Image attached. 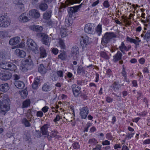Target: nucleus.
<instances>
[{
  "mask_svg": "<svg viewBox=\"0 0 150 150\" xmlns=\"http://www.w3.org/2000/svg\"><path fill=\"white\" fill-rule=\"evenodd\" d=\"M9 100L8 96L4 97L2 100L0 101V114L5 115L7 112L10 110Z\"/></svg>",
  "mask_w": 150,
  "mask_h": 150,
  "instance_id": "nucleus-1",
  "label": "nucleus"
},
{
  "mask_svg": "<svg viewBox=\"0 0 150 150\" xmlns=\"http://www.w3.org/2000/svg\"><path fill=\"white\" fill-rule=\"evenodd\" d=\"M82 3L79 6L70 7L68 9L69 17L65 19V24L67 26H69L71 25L72 21L71 20V18L73 16V13L77 12L79 8L81 7Z\"/></svg>",
  "mask_w": 150,
  "mask_h": 150,
  "instance_id": "nucleus-2",
  "label": "nucleus"
},
{
  "mask_svg": "<svg viewBox=\"0 0 150 150\" xmlns=\"http://www.w3.org/2000/svg\"><path fill=\"white\" fill-rule=\"evenodd\" d=\"M116 35L113 33L107 32L105 33L101 41L102 45H105L107 44L113 38H115Z\"/></svg>",
  "mask_w": 150,
  "mask_h": 150,
  "instance_id": "nucleus-3",
  "label": "nucleus"
},
{
  "mask_svg": "<svg viewBox=\"0 0 150 150\" xmlns=\"http://www.w3.org/2000/svg\"><path fill=\"white\" fill-rule=\"evenodd\" d=\"M26 44L29 49L31 50L35 53L37 54L39 53V51L38 50L37 45L32 39H28Z\"/></svg>",
  "mask_w": 150,
  "mask_h": 150,
  "instance_id": "nucleus-4",
  "label": "nucleus"
},
{
  "mask_svg": "<svg viewBox=\"0 0 150 150\" xmlns=\"http://www.w3.org/2000/svg\"><path fill=\"white\" fill-rule=\"evenodd\" d=\"M10 21L6 15H0V26L6 28L10 25Z\"/></svg>",
  "mask_w": 150,
  "mask_h": 150,
  "instance_id": "nucleus-5",
  "label": "nucleus"
},
{
  "mask_svg": "<svg viewBox=\"0 0 150 150\" xmlns=\"http://www.w3.org/2000/svg\"><path fill=\"white\" fill-rule=\"evenodd\" d=\"M71 54L73 57L74 60H78L79 58V53L78 47L76 46H74L71 48Z\"/></svg>",
  "mask_w": 150,
  "mask_h": 150,
  "instance_id": "nucleus-6",
  "label": "nucleus"
},
{
  "mask_svg": "<svg viewBox=\"0 0 150 150\" xmlns=\"http://www.w3.org/2000/svg\"><path fill=\"white\" fill-rule=\"evenodd\" d=\"M40 35L41 37L42 38V40L43 43L49 46L50 44V41L48 35L44 33H41Z\"/></svg>",
  "mask_w": 150,
  "mask_h": 150,
  "instance_id": "nucleus-7",
  "label": "nucleus"
},
{
  "mask_svg": "<svg viewBox=\"0 0 150 150\" xmlns=\"http://www.w3.org/2000/svg\"><path fill=\"white\" fill-rule=\"evenodd\" d=\"M71 87L74 96L76 97H78L80 93L81 87L79 86L76 87V85L74 84L72 85Z\"/></svg>",
  "mask_w": 150,
  "mask_h": 150,
  "instance_id": "nucleus-8",
  "label": "nucleus"
},
{
  "mask_svg": "<svg viewBox=\"0 0 150 150\" xmlns=\"http://www.w3.org/2000/svg\"><path fill=\"white\" fill-rule=\"evenodd\" d=\"M30 58V56H29L28 59L25 60V62L27 63L24 65V67L26 69H30L33 67V62Z\"/></svg>",
  "mask_w": 150,
  "mask_h": 150,
  "instance_id": "nucleus-9",
  "label": "nucleus"
},
{
  "mask_svg": "<svg viewBox=\"0 0 150 150\" xmlns=\"http://www.w3.org/2000/svg\"><path fill=\"white\" fill-rule=\"evenodd\" d=\"M81 44L82 47H85L89 44L90 42H89V38L86 35H84L81 37Z\"/></svg>",
  "mask_w": 150,
  "mask_h": 150,
  "instance_id": "nucleus-10",
  "label": "nucleus"
},
{
  "mask_svg": "<svg viewBox=\"0 0 150 150\" xmlns=\"http://www.w3.org/2000/svg\"><path fill=\"white\" fill-rule=\"evenodd\" d=\"M80 115L82 119H85L86 118L87 115L88 113V108L83 107L80 110Z\"/></svg>",
  "mask_w": 150,
  "mask_h": 150,
  "instance_id": "nucleus-11",
  "label": "nucleus"
},
{
  "mask_svg": "<svg viewBox=\"0 0 150 150\" xmlns=\"http://www.w3.org/2000/svg\"><path fill=\"white\" fill-rule=\"evenodd\" d=\"M20 41V38L16 37L11 38L9 41V43L11 45H15L19 43Z\"/></svg>",
  "mask_w": 150,
  "mask_h": 150,
  "instance_id": "nucleus-12",
  "label": "nucleus"
},
{
  "mask_svg": "<svg viewBox=\"0 0 150 150\" xmlns=\"http://www.w3.org/2000/svg\"><path fill=\"white\" fill-rule=\"evenodd\" d=\"M29 15L32 18H38L40 16V13L38 11L35 9L29 11Z\"/></svg>",
  "mask_w": 150,
  "mask_h": 150,
  "instance_id": "nucleus-13",
  "label": "nucleus"
},
{
  "mask_svg": "<svg viewBox=\"0 0 150 150\" xmlns=\"http://www.w3.org/2000/svg\"><path fill=\"white\" fill-rule=\"evenodd\" d=\"M84 30L86 33L91 34L93 31V28L90 24H87L84 28Z\"/></svg>",
  "mask_w": 150,
  "mask_h": 150,
  "instance_id": "nucleus-14",
  "label": "nucleus"
},
{
  "mask_svg": "<svg viewBox=\"0 0 150 150\" xmlns=\"http://www.w3.org/2000/svg\"><path fill=\"white\" fill-rule=\"evenodd\" d=\"M122 53L120 51H118L116 54L113 56V61L115 62H117L118 61L122 59Z\"/></svg>",
  "mask_w": 150,
  "mask_h": 150,
  "instance_id": "nucleus-15",
  "label": "nucleus"
},
{
  "mask_svg": "<svg viewBox=\"0 0 150 150\" xmlns=\"http://www.w3.org/2000/svg\"><path fill=\"white\" fill-rule=\"evenodd\" d=\"M51 88V85L48 83H45L42 86V90L45 92H48L50 91Z\"/></svg>",
  "mask_w": 150,
  "mask_h": 150,
  "instance_id": "nucleus-16",
  "label": "nucleus"
},
{
  "mask_svg": "<svg viewBox=\"0 0 150 150\" xmlns=\"http://www.w3.org/2000/svg\"><path fill=\"white\" fill-rule=\"evenodd\" d=\"M31 29L33 31L40 32L43 30V28L41 26L34 25L31 27Z\"/></svg>",
  "mask_w": 150,
  "mask_h": 150,
  "instance_id": "nucleus-17",
  "label": "nucleus"
},
{
  "mask_svg": "<svg viewBox=\"0 0 150 150\" xmlns=\"http://www.w3.org/2000/svg\"><path fill=\"white\" fill-rule=\"evenodd\" d=\"M121 85L123 86V84L120 85L117 82H114L111 86L110 87L112 88V90L113 89L114 91H116L117 90L119 89Z\"/></svg>",
  "mask_w": 150,
  "mask_h": 150,
  "instance_id": "nucleus-18",
  "label": "nucleus"
},
{
  "mask_svg": "<svg viewBox=\"0 0 150 150\" xmlns=\"http://www.w3.org/2000/svg\"><path fill=\"white\" fill-rule=\"evenodd\" d=\"M48 127V125L47 124L44 125L41 127V133L42 134L47 135L49 134V133L47 131Z\"/></svg>",
  "mask_w": 150,
  "mask_h": 150,
  "instance_id": "nucleus-19",
  "label": "nucleus"
},
{
  "mask_svg": "<svg viewBox=\"0 0 150 150\" xmlns=\"http://www.w3.org/2000/svg\"><path fill=\"white\" fill-rule=\"evenodd\" d=\"M9 89V87L7 83L3 84L0 86V90L3 92H6Z\"/></svg>",
  "mask_w": 150,
  "mask_h": 150,
  "instance_id": "nucleus-20",
  "label": "nucleus"
},
{
  "mask_svg": "<svg viewBox=\"0 0 150 150\" xmlns=\"http://www.w3.org/2000/svg\"><path fill=\"white\" fill-rule=\"evenodd\" d=\"M40 77H37L35 79L34 81L32 84V87L34 89H36L38 88V84L40 83Z\"/></svg>",
  "mask_w": 150,
  "mask_h": 150,
  "instance_id": "nucleus-21",
  "label": "nucleus"
},
{
  "mask_svg": "<svg viewBox=\"0 0 150 150\" xmlns=\"http://www.w3.org/2000/svg\"><path fill=\"white\" fill-rule=\"evenodd\" d=\"M28 18L25 16V14L23 13L19 17L18 20L21 22H25L28 21Z\"/></svg>",
  "mask_w": 150,
  "mask_h": 150,
  "instance_id": "nucleus-22",
  "label": "nucleus"
},
{
  "mask_svg": "<svg viewBox=\"0 0 150 150\" xmlns=\"http://www.w3.org/2000/svg\"><path fill=\"white\" fill-rule=\"evenodd\" d=\"M15 86L19 89L23 88L25 86L24 83L23 82L19 81H16L15 82Z\"/></svg>",
  "mask_w": 150,
  "mask_h": 150,
  "instance_id": "nucleus-23",
  "label": "nucleus"
},
{
  "mask_svg": "<svg viewBox=\"0 0 150 150\" xmlns=\"http://www.w3.org/2000/svg\"><path fill=\"white\" fill-rule=\"evenodd\" d=\"M40 50V56L42 58H44L47 56V53L45 49L42 47H41L39 48Z\"/></svg>",
  "mask_w": 150,
  "mask_h": 150,
  "instance_id": "nucleus-24",
  "label": "nucleus"
},
{
  "mask_svg": "<svg viewBox=\"0 0 150 150\" xmlns=\"http://www.w3.org/2000/svg\"><path fill=\"white\" fill-rule=\"evenodd\" d=\"M38 71L42 74H45L46 72V69L44 66L43 64H41L38 67Z\"/></svg>",
  "mask_w": 150,
  "mask_h": 150,
  "instance_id": "nucleus-25",
  "label": "nucleus"
},
{
  "mask_svg": "<svg viewBox=\"0 0 150 150\" xmlns=\"http://www.w3.org/2000/svg\"><path fill=\"white\" fill-rule=\"evenodd\" d=\"M8 68L7 70L14 71H15V70L17 69L16 66L15 64L11 63H9Z\"/></svg>",
  "mask_w": 150,
  "mask_h": 150,
  "instance_id": "nucleus-26",
  "label": "nucleus"
},
{
  "mask_svg": "<svg viewBox=\"0 0 150 150\" xmlns=\"http://www.w3.org/2000/svg\"><path fill=\"white\" fill-rule=\"evenodd\" d=\"M16 52L21 57L23 58L26 56V54L25 52L23 50L17 49L16 50Z\"/></svg>",
  "mask_w": 150,
  "mask_h": 150,
  "instance_id": "nucleus-27",
  "label": "nucleus"
},
{
  "mask_svg": "<svg viewBox=\"0 0 150 150\" xmlns=\"http://www.w3.org/2000/svg\"><path fill=\"white\" fill-rule=\"evenodd\" d=\"M9 63L6 62H2L0 63V67L2 69L7 70Z\"/></svg>",
  "mask_w": 150,
  "mask_h": 150,
  "instance_id": "nucleus-28",
  "label": "nucleus"
},
{
  "mask_svg": "<svg viewBox=\"0 0 150 150\" xmlns=\"http://www.w3.org/2000/svg\"><path fill=\"white\" fill-rule=\"evenodd\" d=\"M11 77V74H5L1 77V79L3 80L6 81L9 79Z\"/></svg>",
  "mask_w": 150,
  "mask_h": 150,
  "instance_id": "nucleus-29",
  "label": "nucleus"
},
{
  "mask_svg": "<svg viewBox=\"0 0 150 150\" xmlns=\"http://www.w3.org/2000/svg\"><path fill=\"white\" fill-rule=\"evenodd\" d=\"M60 33L62 37L64 38L67 35V30L66 29L61 28L60 29Z\"/></svg>",
  "mask_w": 150,
  "mask_h": 150,
  "instance_id": "nucleus-30",
  "label": "nucleus"
},
{
  "mask_svg": "<svg viewBox=\"0 0 150 150\" xmlns=\"http://www.w3.org/2000/svg\"><path fill=\"white\" fill-rule=\"evenodd\" d=\"M7 57V52H0V60H4L6 59Z\"/></svg>",
  "mask_w": 150,
  "mask_h": 150,
  "instance_id": "nucleus-31",
  "label": "nucleus"
},
{
  "mask_svg": "<svg viewBox=\"0 0 150 150\" xmlns=\"http://www.w3.org/2000/svg\"><path fill=\"white\" fill-rule=\"evenodd\" d=\"M52 11L50 10L48 11H46L43 14V17L45 19H49L51 16Z\"/></svg>",
  "mask_w": 150,
  "mask_h": 150,
  "instance_id": "nucleus-32",
  "label": "nucleus"
},
{
  "mask_svg": "<svg viewBox=\"0 0 150 150\" xmlns=\"http://www.w3.org/2000/svg\"><path fill=\"white\" fill-rule=\"evenodd\" d=\"M39 8L41 10L45 11L47 8L48 6L46 3H42L40 5Z\"/></svg>",
  "mask_w": 150,
  "mask_h": 150,
  "instance_id": "nucleus-33",
  "label": "nucleus"
},
{
  "mask_svg": "<svg viewBox=\"0 0 150 150\" xmlns=\"http://www.w3.org/2000/svg\"><path fill=\"white\" fill-rule=\"evenodd\" d=\"M59 58L62 60H64L66 59L67 55L65 52H63L58 55Z\"/></svg>",
  "mask_w": 150,
  "mask_h": 150,
  "instance_id": "nucleus-34",
  "label": "nucleus"
},
{
  "mask_svg": "<svg viewBox=\"0 0 150 150\" xmlns=\"http://www.w3.org/2000/svg\"><path fill=\"white\" fill-rule=\"evenodd\" d=\"M77 72L78 73L80 74L81 73L85 74V70L81 65H80L78 67Z\"/></svg>",
  "mask_w": 150,
  "mask_h": 150,
  "instance_id": "nucleus-35",
  "label": "nucleus"
},
{
  "mask_svg": "<svg viewBox=\"0 0 150 150\" xmlns=\"http://www.w3.org/2000/svg\"><path fill=\"white\" fill-rule=\"evenodd\" d=\"M8 35V32L5 30L0 31V38H3Z\"/></svg>",
  "mask_w": 150,
  "mask_h": 150,
  "instance_id": "nucleus-36",
  "label": "nucleus"
},
{
  "mask_svg": "<svg viewBox=\"0 0 150 150\" xmlns=\"http://www.w3.org/2000/svg\"><path fill=\"white\" fill-rule=\"evenodd\" d=\"M30 104V101L29 100H26L23 103L22 107L25 108L28 107Z\"/></svg>",
  "mask_w": 150,
  "mask_h": 150,
  "instance_id": "nucleus-37",
  "label": "nucleus"
},
{
  "mask_svg": "<svg viewBox=\"0 0 150 150\" xmlns=\"http://www.w3.org/2000/svg\"><path fill=\"white\" fill-rule=\"evenodd\" d=\"M82 0H67V1L69 4H73L76 3H80Z\"/></svg>",
  "mask_w": 150,
  "mask_h": 150,
  "instance_id": "nucleus-38",
  "label": "nucleus"
},
{
  "mask_svg": "<svg viewBox=\"0 0 150 150\" xmlns=\"http://www.w3.org/2000/svg\"><path fill=\"white\" fill-rule=\"evenodd\" d=\"M22 122L26 127H29L30 126V124L28 120L25 118L22 120Z\"/></svg>",
  "mask_w": 150,
  "mask_h": 150,
  "instance_id": "nucleus-39",
  "label": "nucleus"
},
{
  "mask_svg": "<svg viewBox=\"0 0 150 150\" xmlns=\"http://www.w3.org/2000/svg\"><path fill=\"white\" fill-rule=\"evenodd\" d=\"M100 56L101 57L105 59H108L109 57L108 55L106 54V53L104 52H100Z\"/></svg>",
  "mask_w": 150,
  "mask_h": 150,
  "instance_id": "nucleus-40",
  "label": "nucleus"
},
{
  "mask_svg": "<svg viewBox=\"0 0 150 150\" xmlns=\"http://www.w3.org/2000/svg\"><path fill=\"white\" fill-rule=\"evenodd\" d=\"M96 32L98 35H100L102 32L101 25L99 24L97 26L96 29Z\"/></svg>",
  "mask_w": 150,
  "mask_h": 150,
  "instance_id": "nucleus-41",
  "label": "nucleus"
},
{
  "mask_svg": "<svg viewBox=\"0 0 150 150\" xmlns=\"http://www.w3.org/2000/svg\"><path fill=\"white\" fill-rule=\"evenodd\" d=\"M144 39L146 40H148L150 39V30H148L144 37Z\"/></svg>",
  "mask_w": 150,
  "mask_h": 150,
  "instance_id": "nucleus-42",
  "label": "nucleus"
},
{
  "mask_svg": "<svg viewBox=\"0 0 150 150\" xmlns=\"http://www.w3.org/2000/svg\"><path fill=\"white\" fill-rule=\"evenodd\" d=\"M126 48V47L125 46L124 42H122L121 45L119 47V49L122 52H123V50H125Z\"/></svg>",
  "mask_w": 150,
  "mask_h": 150,
  "instance_id": "nucleus-43",
  "label": "nucleus"
},
{
  "mask_svg": "<svg viewBox=\"0 0 150 150\" xmlns=\"http://www.w3.org/2000/svg\"><path fill=\"white\" fill-rule=\"evenodd\" d=\"M23 1L22 0H18L17 3L16 4L18 5H20V8L22 9L24 8V5L23 4Z\"/></svg>",
  "mask_w": 150,
  "mask_h": 150,
  "instance_id": "nucleus-44",
  "label": "nucleus"
},
{
  "mask_svg": "<svg viewBox=\"0 0 150 150\" xmlns=\"http://www.w3.org/2000/svg\"><path fill=\"white\" fill-rule=\"evenodd\" d=\"M20 93L21 96L24 98L26 97L28 94L27 91L25 90H22Z\"/></svg>",
  "mask_w": 150,
  "mask_h": 150,
  "instance_id": "nucleus-45",
  "label": "nucleus"
},
{
  "mask_svg": "<svg viewBox=\"0 0 150 150\" xmlns=\"http://www.w3.org/2000/svg\"><path fill=\"white\" fill-rule=\"evenodd\" d=\"M59 43L61 48L63 49H64L65 45L63 41L62 40H60Z\"/></svg>",
  "mask_w": 150,
  "mask_h": 150,
  "instance_id": "nucleus-46",
  "label": "nucleus"
},
{
  "mask_svg": "<svg viewBox=\"0 0 150 150\" xmlns=\"http://www.w3.org/2000/svg\"><path fill=\"white\" fill-rule=\"evenodd\" d=\"M127 41H129L130 42H132L134 43H135L137 42V40H135L131 38L128 36L127 37Z\"/></svg>",
  "mask_w": 150,
  "mask_h": 150,
  "instance_id": "nucleus-47",
  "label": "nucleus"
},
{
  "mask_svg": "<svg viewBox=\"0 0 150 150\" xmlns=\"http://www.w3.org/2000/svg\"><path fill=\"white\" fill-rule=\"evenodd\" d=\"M72 146L75 149H78L80 148V145L78 142H74Z\"/></svg>",
  "mask_w": 150,
  "mask_h": 150,
  "instance_id": "nucleus-48",
  "label": "nucleus"
},
{
  "mask_svg": "<svg viewBox=\"0 0 150 150\" xmlns=\"http://www.w3.org/2000/svg\"><path fill=\"white\" fill-rule=\"evenodd\" d=\"M63 72L61 70L58 71H57V74L58 76L62 78L63 77Z\"/></svg>",
  "mask_w": 150,
  "mask_h": 150,
  "instance_id": "nucleus-49",
  "label": "nucleus"
},
{
  "mask_svg": "<svg viewBox=\"0 0 150 150\" xmlns=\"http://www.w3.org/2000/svg\"><path fill=\"white\" fill-rule=\"evenodd\" d=\"M125 69L124 68V67H123V70L122 72V76L125 77V79H126V72L125 71Z\"/></svg>",
  "mask_w": 150,
  "mask_h": 150,
  "instance_id": "nucleus-50",
  "label": "nucleus"
},
{
  "mask_svg": "<svg viewBox=\"0 0 150 150\" xmlns=\"http://www.w3.org/2000/svg\"><path fill=\"white\" fill-rule=\"evenodd\" d=\"M91 125V124L90 123H87L86 125V127L85 128L84 130L83 131L84 132H87L88 131V128L90 127Z\"/></svg>",
  "mask_w": 150,
  "mask_h": 150,
  "instance_id": "nucleus-51",
  "label": "nucleus"
},
{
  "mask_svg": "<svg viewBox=\"0 0 150 150\" xmlns=\"http://www.w3.org/2000/svg\"><path fill=\"white\" fill-rule=\"evenodd\" d=\"M103 6L106 8H108L110 6V5L108 1H105L103 3Z\"/></svg>",
  "mask_w": 150,
  "mask_h": 150,
  "instance_id": "nucleus-52",
  "label": "nucleus"
},
{
  "mask_svg": "<svg viewBox=\"0 0 150 150\" xmlns=\"http://www.w3.org/2000/svg\"><path fill=\"white\" fill-rule=\"evenodd\" d=\"M43 113L41 111H38L36 114V115L38 117H42L43 116Z\"/></svg>",
  "mask_w": 150,
  "mask_h": 150,
  "instance_id": "nucleus-53",
  "label": "nucleus"
},
{
  "mask_svg": "<svg viewBox=\"0 0 150 150\" xmlns=\"http://www.w3.org/2000/svg\"><path fill=\"white\" fill-rule=\"evenodd\" d=\"M123 19H124V22L126 23L127 25H130V23H129L127 17H126V18H123Z\"/></svg>",
  "mask_w": 150,
  "mask_h": 150,
  "instance_id": "nucleus-54",
  "label": "nucleus"
},
{
  "mask_svg": "<svg viewBox=\"0 0 150 150\" xmlns=\"http://www.w3.org/2000/svg\"><path fill=\"white\" fill-rule=\"evenodd\" d=\"M52 52L54 54L56 55L58 53V50L56 48H54L52 49Z\"/></svg>",
  "mask_w": 150,
  "mask_h": 150,
  "instance_id": "nucleus-55",
  "label": "nucleus"
},
{
  "mask_svg": "<svg viewBox=\"0 0 150 150\" xmlns=\"http://www.w3.org/2000/svg\"><path fill=\"white\" fill-rule=\"evenodd\" d=\"M49 108L47 106H45L42 109V111L44 112L45 113L47 112Z\"/></svg>",
  "mask_w": 150,
  "mask_h": 150,
  "instance_id": "nucleus-56",
  "label": "nucleus"
},
{
  "mask_svg": "<svg viewBox=\"0 0 150 150\" xmlns=\"http://www.w3.org/2000/svg\"><path fill=\"white\" fill-rule=\"evenodd\" d=\"M102 144L103 145H109L110 144V142L108 140H105L102 142Z\"/></svg>",
  "mask_w": 150,
  "mask_h": 150,
  "instance_id": "nucleus-57",
  "label": "nucleus"
},
{
  "mask_svg": "<svg viewBox=\"0 0 150 150\" xmlns=\"http://www.w3.org/2000/svg\"><path fill=\"white\" fill-rule=\"evenodd\" d=\"M99 0H97L96 1L94 2L92 4L91 6L92 7H94L98 4L99 3Z\"/></svg>",
  "mask_w": 150,
  "mask_h": 150,
  "instance_id": "nucleus-58",
  "label": "nucleus"
},
{
  "mask_svg": "<svg viewBox=\"0 0 150 150\" xmlns=\"http://www.w3.org/2000/svg\"><path fill=\"white\" fill-rule=\"evenodd\" d=\"M101 145H97L96 148L93 149V150H100L101 149Z\"/></svg>",
  "mask_w": 150,
  "mask_h": 150,
  "instance_id": "nucleus-59",
  "label": "nucleus"
},
{
  "mask_svg": "<svg viewBox=\"0 0 150 150\" xmlns=\"http://www.w3.org/2000/svg\"><path fill=\"white\" fill-rule=\"evenodd\" d=\"M112 94L114 95L115 96H116L117 97V98H116L117 100L118 101L121 100V96L120 95L117 96L114 93H112Z\"/></svg>",
  "mask_w": 150,
  "mask_h": 150,
  "instance_id": "nucleus-60",
  "label": "nucleus"
},
{
  "mask_svg": "<svg viewBox=\"0 0 150 150\" xmlns=\"http://www.w3.org/2000/svg\"><path fill=\"white\" fill-rule=\"evenodd\" d=\"M57 135V133L55 131H52L51 132V137H54Z\"/></svg>",
  "mask_w": 150,
  "mask_h": 150,
  "instance_id": "nucleus-61",
  "label": "nucleus"
},
{
  "mask_svg": "<svg viewBox=\"0 0 150 150\" xmlns=\"http://www.w3.org/2000/svg\"><path fill=\"white\" fill-rule=\"evenodd\" d=\"M134 134V133H130L127 134L126 135V137L129 138H131L133 136V135Z\"/></svg>",
  "mask_w": 150,
  "mask_h": 150,
  "instance_id": "nucleus-62",
  "label": "nucleus"
},
{
  "mask_svg": "<svg viewBox=\"0 0 150 150\" xmlns=\"http://www.w3.org/2000/svg\"><path fill=\"white\" fill-rule=\"evenodd\" d=\"M113 99L109 97L106 98V100L107 102L109 103H111Z\"/></svg>",
  "mask_w": 150,
  "mask_h": 150,
  "instance_id": "nucleus-63",
  "label": "nucleus"
},
{
  "mask_svg": "<svg viewBox=\"0 0 150 150\" xmlns=\"http://www.w3.org/2000/svg\"><path fill=\"white\" fill-rule=\"evenodd\" d=\"M60 119V117L59 115H57L56 117L54 120V121L55 122H56L57 121L59 120Z\"/></svg>",
  "mask_w": 150,
  "mask_h": 150,
  "instance_id": "nucleus-64",
  "label": "nucleus"
}]
</instances>
